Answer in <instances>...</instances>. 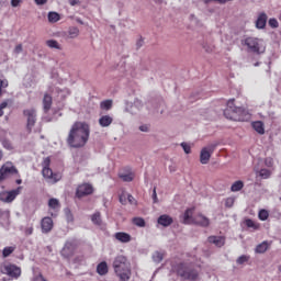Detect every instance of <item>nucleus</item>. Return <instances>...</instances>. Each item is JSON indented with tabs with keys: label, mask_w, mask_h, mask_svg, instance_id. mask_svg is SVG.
I'll return each mask as SVG.
<instances>
[{
	"label": "nucleus",
	"mask_w": 281,
	"mask_h": 281,
	"mask_svg": "<svg viewBox=\"0 0 281 281\" xmlns=\"http://www.w3.org/2000/svg\"><path fill=\"white\" fill-rule=\"evenodd\" d=\"M90 135L91 127L87 122L77 121L71 125L66 142L70 148H85Z\"/></svg>",
	"instance_id": "1"
},
{
	"label": "nucleus",
	"mask_w": 281,
	"mask_h": 281,
	"mask_svg": "<svg viewBox=\"0 0 281 281\" xmlns=\"http://www.w3.org/2000/svg\"><path fill=\"white\" fill-rule=\"evenodd\" d=\"M172 273L182 280L196 281L201 276V267L188 262L173 263L171 266Z\"/></svg>",
	"instance_id": "2"
},
{
	"label": "nucleus",
	"mask_w": 281,
	"mask_h": 281,
	"mask_svg": "<svg viewBox=\"0 0 281 281\" xmlns=\"http://www.w3.org/2000/svg\"><path fill=\"white\" fill-rule=\"evenodd\" d=\"M224 116L234 122H249V120H251L249 111L245 108L236 106L234 104V99L228 100L226 109L224 110Z\"/></svg>",
	"instance_id": "3"
},
{
	"label": "nucleus",
	"mask_w": 281,
	"mask_h": 281,
	"mask_svg": "<svg viewBox=\"0 0 281 281\" xmlns=\"http://www.w3.org/2000/svg\"><path fill=\"white\" fill-rule=\"evenodd\" d=\"M114 271L120 278L121 281H130L131 280V262L123 255L115 257L113 262Z\"/></svg>",
	"instance_id": "4"
},
{
	"label": "nucleus",
	"mask_w": 281,
	"mask_h": 281,
	"mask_svg": "<svg viewBox=\"0 0 281 281\" xmlns=\"http://www.w3.org/2000/svg\"><path fill=\"white\" fill-rule=\"evenodd\" d=\"M241 45L246 47V52H248V54H257V56L265 54L267 50V44H265V40L254 36L245 37L241 41Z\"/></svg>",
	"instance_id": "5"
},
{
	"label": "nucleus",
	"mask_w": 281,
	"mask_h": 281,
	"mask_svg": "<svg viewBox=\"0 0 281 281\" xmlns=\"http://www.w3.org/2000/svg\"><path fill=\"white\" fill-rule=\"evenodd\" d=\"M12 175H15L18 178L15 180L16 186H21L23 183V179H21V173H19V169L12 164V162H5L0 168V183L2 181H5V179H9V177H12Z\"/></svg>",
	"instance_id": "6"
},
{
	"label": "nucleus",
	"mask_w": 281,
	"mask_h": 281,
	"mask_svg": "<svg viewBox=\"0 0 281 281\" xmlns=\"http://www.w3.org/2000/svg\"><path fill=\"white\" fill-rule=\"evenodd\" d=\"M23 116L26 120V131L27 133H32V128L36 126V120L38 117V114L36 113V109L30 108L23 110Z\"/></svg>",
	"instance_id": "7"
},
{
	"label": "nucleus",
	"mask_w": 281,
	"mask_h": 281,
	"mask_svg": "<svg viewBox=\"0 0 281 281\" xmlns=\"http://www.w3.org/2000/svg\"><path fill=\"white\" fill-rule=\"evenodd\" d=\"M1 273L8 276L11 280H19L21 278V267L14 263H8L1 268Z\"/></svg>",
	"instance_id": "8"
},
{
	"label": "nucleus",
	"mask_w": 281,
	"mask_h": 281,
	"mask_svg": "<svg viewBox=\"0 0 281 281\" xmlns=\"http://www.w3.org/2000/svg\"><path fill=\"white\" fill-rule=\"evenodd\" d=\"M21 192H23V187H21V186L13 190L1 191L0 192V201L2 203H12L16 200V196H19V194H21Z\"/></svg>",
	"instance_id": "9"
},
{
	"label": "nucleus",
	"mask_w": 281,
	"mask_h": 281,
	"mask_svg": "<svg viewBox=\"0 0 281 281\" xmlns=\"http://www.w3.org/2000/svg\"><path fill=\"white\" fill-rule=\"evenodd\" d=\"M52 164V160L49 159V157H46L43 162V169H42V175L44 177V179H52L55 183L60 181V177L56 173H54V171L52 170V168H49V165Z\"/></svg>",
	"instance_id": "10"
},
{
	"label": "nucleus",
	"mask_w": 281,
	"mask_h": 281,
	"mask_svg": "<svg viewBox=\"0 0 281 281\" xmlns=\"http://www.w3.org/2000/svg\"><path fill=\"white\" fill-rule=\"evenodd\" d=\"M76 249H78V239H69L65 243L60 254L63 258H72Z\"/></svg>",
	"instance_id": "11"
},
{
	"label": "nucleus",
	"mask_w": 281,
	"mask_h": 281,
	"mask_svg": "<svg viewBox=\"0 0 281 281\" xmlns=\"http://www.w3.org/2000/svg\"><path fill=\"white\" fill-rule=\"evenodd\" d=\"M214 150H216V144H211V145L202 148V150L200 153V162L203 165L210 164V159H211Z\"/></svg>",
	"instance_id": "12"
},
{
	"label": "nucleus",
	"mask_w": 281,
	"mask_h": 281,
	"mask_svg": "<svg viewBox=\"0 0 281 281\" xmlns=\"http://www.w3.org/2000/svg\"><path fill=\"white\" fill-rule=\"evenodd\" d=\"M89 194H93V186L90 183H82L78 186L76 190V196L78 199H82V196H89Z\"/></svg>",
	"instance_id": "13"
},
{
	"label": "nucleus",
	"mask_w": 281,
	"mask_h": 281,
	"mask_svg": "<svg viewBox=\"0 0 281 281\" xmlns=\"http://www.w3.org/2000/svg\"><path fill=\"white\" fill-rule=\"evenodd\" d=\"M119 178L122 179L125 183H131L135 179V172L131 167H125L119 172Z\"/></svg>",
	"instance_id": "14"
},
{
	"label": "nucleus",
	"mask_w": 281,
	"mask_h": 281,
	"mask_svg": "<svg viewBox=\"0 0 281 281\" xmlns=\"http://www.w3.org/2000/svg\"><path fill=\"white\" fill-rule=\"evenodd\" d=\"M42 234H49L54 229V220L46 216L41 221Z\"/></svg>",
	"instance_id": "15"
},
{
	"label": "nucleus",
	"mask_w": 281,
	"mask_h": 281,
	"mask_svg": "<svg viewBox=\"0 0 281 281\" xmlns=\"http://www.w3.org/2000/svg\"><path fill=\"white\" fill-rule=\"evenodd\" d=\"M193 225H199L200 227H210V218L200 213L194 215Z\"/></svg>",
	"instance_id": "16"
},
{
	"label": "nucleus",
	"mask_w": 281,
	"mask_h": 281,
	"mask_svg": "<svg viewBox=\"0 0 281 281\" xmlns=\"http://www.w3.org/2000/svg\"><path fill=\"white\" fill-rule=\"evenodd\" d=\"M194 209H187L182 215V221L184 225H193L194 224Z\"/></svg>",
	"instance_id": "17"
},
{
	"label": "nucleus",
	"mask_w": 281,
	"mask_h": 281,
	"mask_svg": "<svg viewBox=\"0 0 281 281\" xmlns=\"http://www.w3.org/2000/svg\"><path fill=\"white\" fill-rule=\"evenodd\" d=\"M157 223L162 227H170V225L175 223V220H172L170 215L164 214L158 217Z\"/></svg>",
	"instance_id": "18"
},
{
	"label": "nucleus",
	"mask_w": 281,
	"mask_h": 281,
	"mask_svg": "<svg viewBox=\"0 0 281 281\" xmlns=\"http://www.w3.org/2000/svg\"><path fill=\"white\" fill-rule=\"evenodd\" d=\"M207 241L211 245H215V247H224L225 246V236H210Z\"/></svg>",
	"instance_id": "19"
},
{
	"label": "nucleus",
	"mask_w": 281,
	"mask_h": 281,
	"mask_svg": "<svg viewBox=\"0 0 281 281\" xmlns=\"http://www.w3.org/2000/svg\"><path fill=\"white\" fill-rule=\"evenodd\" d=\"M267 13L261 12L259 13L257 20H256V27L257 30H265L267 27Z\"/></svg>",
	"instance_id": "20"
},
{
	"label": "nucleus",
	"mask_w": 281,
	"mask_h": 281,
	"mask_svg": "<svg viewBox=\"0 0 281 281\" xmlns=\"http://www.w3.org/2000/svg\"><path fill=\"white\" fill-rule=\"evenodd\" d=\"M111 124H113V116H111V115H102L99 119V125L102 128H106V127L111 126Z\"/></svg>",
	"instance_id": "21"
},
{
	"label": "nucleus",
	"mask_w": 281,
	"mask_h": 281,
	"mask_svg": "<svg viewBox=\"0 0 281 281\" xmlns=\"http://www.w3.org/2000/svg\"><path fill=\"white\" fill-rule=\"evenodd\" d=\"M114 238L119 240V243H131L132 237L128 233L119 232L114 234Z\"/></svg>",
	"instance_id": "22"
},
{
	"label": "nucleus",
	"mask_w": 281,
	"mask_h": 281,
	"mask_svg": "<svg viewBox=\"0 0 281 281\" xmlns=\"http://www.w3.org/2000/svg\"><path fill=\"white\" fill-rule=\"evenodd\" d=\"M251 126L259 135H265V123L262 121H255Z\"/></svg>",
	"instance_id": "23"
},
{
	"label": "nucleus",
	"mask_w": 281,
	"mask_h": 281,
	"mask_svg": "<svg viewBox=\"0 0 281 281\" xmlns=\"http://www.w3.org/2000/svg\"><path fill=\"white\" fill-rule=\"evenodd\" d=\"M97 273L99 276H106V273H109V265H106V261H102L97 266Z\"/></svg>",
	"instance_id": "24"
},
{
	"label": "nucleus",
	"mask_w": 281,
	"mask_h": 281,
	"mask_svg": "<svg viewBox=\"0 0 281 281\" xmlns=\"http://www.w3.org/2000/svg\"><path fill=\"white\" fill-rule=\"evenodd\" d=\"M0 221H2L4 225H10V210H0Z\"/></svg>",
	"instance_id": "25"
},
{
	"label": "nucleus",
	"mask_w": 281,
	"mask_h": 281,
	"mask_svg": "<svg viewBox=\"0 0 281 281\" xmlns=\"http://www.w3.org/2000/svg\"><path fill=\"white\" fill-rule=\"evenodd\" d=\"M269 249V241L265 240L255 248L256 254H265Z\"/></svg>",
	"instance_id": "26"
},
{
	"label": "nucleus",
	"mask_w": 281,
	"mask_h": 281,
	"mask_svg": "<svg viewBox=\"0 0 281 281\" xmlns=\"http://www.w3.org/2000/svg\"><path fill=\"white\" fill-rule=\"evenodd\" d=\"M52 95L49 94H45L44 99H43V106H44V111L45 113H47L49 111V109H52Z\"/></svg>",
	"instance_id": "27"
},
{
	"label": "nucleus",
	"mask_w": 281,
	"mask_h": 281,
	"mask_svg": "<svg viewBox=\"0 0 281 281\" xmlns=\"http://www.w3.org/2000/svg\"><path fill=\"white\" fill-rule=\"evenodd\" d=\"M245 188V183L241 180L235 181L231 187V192H240Z\"/></svg>",
	"instance_id": "28"
},
{
	"label": "nucleus",
	"mask_w": 281,
	"mask_h": 281,
	"mask_svg": "<svg viewBox=\"0 0 281 281\" xmlns=\"http://www.w3.org/2000/svg\"><path fill=\"white\" fill-rule=\"evenodd\" d=\"M60 21V14L58 12L50 11L48 12V22L58 23Z\"/></svg>",
	"instance_id": "29"
},
{
	"label": "nucleus",
	"mask_w": 281,
	"mask_h": 281,
	"mask_svg": "<svg viewBox=\"0 0 281 281\" xmlns=\"http://www.w3.org/2000/svg\"><path fill=\"white\" fill-rule=\"evenodd\" d=\"M91 222L93 223V225H102V215L100 214V212H95L91 215Z\"/></svg>",
	"instance_id": "30"
},
{
	"label": "nucleus",
	"mask_w": 281,
	"mask_h": 281,
	"mask_svg": "<svg viewBox=\"0 0 281 281\" xmlns=\"http://www.w3.org/2000/svg\"><path fill=\"white\" fill-rule=\"evenodd\" d=\"M80 35V30L76 26H71L68 29V36L69 38H78Z\"/></svg>",
	"instance_id": "31"
},
{
	"label": "nucleus",
	"mask_w": 281,
	"mask_h": 281,
	"mask_svg": "<svg viewBox=\"0 0 281 281\" xmlns=\"http://www.w3.org/2000/svg\"><path fill=\"white\" fill-rule=\"evenodd\" d=\"M132 223L133 225H136V227H146V221L144 217H134Z\"/></svg>",
	"instance_id": "32"
},
{
	"label": "nucleus",
	"mask_w": 281,
	"mask_h": 281,
	"mask_svg": "<svg viewBox=\"0 0 281 281\" xmlns=\"http://www.w3.org/2000/svg\"><path fill=\"white\" fill-rule=\"evenodd\" d=\"M14 249H16L14 246L4 247L2 250V258H8L11 254H14Z\"/></svg>",
	"instance_id": "33"
},
{
	"label": "nucleus",
	"mask_w": 281,
	"mask_h": 281,
	"mask_svg": "<svg viewBox=\"0 0 281 281\" xmlns=\"http://www.w3.org/2000/svg\"><path fill=\"white\" fill-rule=\"evenodd\" d=\"M100 106L103 111H111V108L113 106V101L105 100L100 103Z\"/></svg>",
	"instance_id": "34"
},
{
	"label": "nucleus",
	"mask_w": 281,
	"mask_h": 281,
	"mask_svg": "<svg viewBox=\"0 0 281 281\" xmlns=\"http://www.w3.org/2000/svg\"><path fill=\"white\" fill-rule=\"evenodd\" d=\"M48 207H50L52 210H58V207H60V202H58V199L52 198L48 201Z\"/></svg>",
	"instance_id": "35"
},
{
	"label": "nucleus",
	"mask_w": 281,
	"mask_h": 281,
	"mask_svg": "<svg viewBox=\"0 0 281 281\" xmlns=\"http://www.w3.org/2000/svg\"><path fill=\"white\" fill-rule=\"evenodd\" d=\"M47 47H50V49H60V45L56 40H48L46 41Z\"/></svg>",
	"instance_id": "36"
},
{
	"label": "nucleus",
	"mask_w": 281,
	"mask_h": 281,
	"mask_svg": "<svg viewBox=\"0 0 281 281\" xmlns=\"http://www.w3.org/2000/svg\"><path fill=\"white\" fill-rule=\"evenodd\" d=\"M245 225H246V227H249L251 229H258V227H260V225L256 224V222H254V220H251V218H247L245 221Z\"/></svg>",
	"instance_id": "37"
},
{
	"label": "nucleus",
	"mask_w": 281,
	"mask_h": 281,
	"mask_svg": "<svg viewBox=\"0 0 281 281\" xmlns=\"http://www.w3.org/2000/svg\"><path fill=\"white\" fill-rule=\"evenodd\" d=\"M258 218L259 221H267V218H269V211L265 209L260 210L258 213Z\"/></svg>",
	"instance_id": "38"
},
{
	"label": "nucleus",
	"mask_w": 281,
	"mask_h": 281,
	"mask_svg": "<svg viewBox=\"0 0 281 281\" xmlns=\"http://www.w3.org/2000/svg\"><path fill=\"white\" fill-rule=\"evenodd\" d=\"M153 260L154 262H156L157 265H159V262H161V260H164V255L162 252L156 251L153 255Z\"/></svg>",
	"instance_id": "39"
},
{
	"label": "nucleus",
	"mask_w": 281,
	"mask_h": 281,
	"mask_svg": "<svg viewBox=\"0 0 281 281\" xmlns=\"http://www.w3.org/2000/svg\"><path fill=\"white\" fill-rule=\"evenodd\" d=\"M259 176L261 177V179H269V177H271V170H269V169H261L259 171Z\"/></svg>",
	"instance_id": "40"
},
{
	"label": "nucleus",
	"mask_w": 281,
	"mask_h": 281,
	"mask_svg": "<svg viewBox=\"0 0 281 281\" xmlns=\"http://www.w3.org/2000/svg\"><path fill=\"white\" fill-rule=\"evenodd\" d=\"M236 262L237 265H245V262H249V256L241 255L240 257L237 258Z\"/></svg>",
	"instance_id": "41"
},
{
	"label": "nucleus",
	"mask_w": 281,
	"mask_h": 281,
	"mask_svg": "<svg viewBox=\"0 0 281 281\" xmlns=\"http://www.w3.org/2000/svg\"><path fill=\"white\" fill-rule=\"evenodd\" d=\"M268 24L273 29L276 30L277 27H280V23H278V20L276 18H271L269 21H268Z\"/></svg>",
	"instance_id": "42"
},
{
	"label": "nucleus",
	"mask_w": 281,
	"mask_h": 281,
	"mask_svg": "<svg viewBox=\"0 0 281 281\" xmlns=\"http://www.w3.org/2000/svg\"><path fill=\"white\" fill-rule=\"evenodd\" d=\"M180 146L183 148L186 155H190L192 153V147L188 143H181Z\"/></svg>",
	"instance_id": "43"
},
{
	"label": "nucleus",
	"mask_w": 281,
	"mask_h": 281,
	"mask_svg": "<svg viewBox=\"0 0 281 281\" xmlns=\"http://www.w3.org/2000/svg\"><path fill=\"white\" fill-rule=\"evenodd\" d=\"M65 214H66V221L68 223H74V214H71V211L69 209L65 210Z\"/></svg>",
	"instance_id": "44"
},
{
	"label": "nucleus",
	"mask_w": 281,
	"mask_h": 281,
	"mask_svg": "<svg viewBox=\"0 0 281 281\" xmlns=\"http://www.w3.org/2000/svg\"><path fill=\"white\" fill-rule=\"evenodd\" d=\"M119 201L122 205H126L127 201H128V194L122 193L119 196Z\"/></svg>",
	"instance_id": "45"
},
{
	"label": "nucleus",
	"mask_w": 281,
	"mask_h": 281,
	"mask_svg": "<svg viewBox=\"0 0 281 281\" xmlns=\"http://www.w3.org/2000/svg\"><path fill=\"white\" fill-rule=\"evenodd\" d=\"M2 146L7 150H12V143L10 140H8V139H2Z\"/></svg>",
	"instance_id": "46"
},
{
	"label": "nucleus",
	"mask_w": 281,
	"mask_h": 281,
	"mask_svg": "<svg viewBox=\"0 0 281 281\" xmlns=\"http://www.w3.org/2000/svg\"><path fill=\"white\" fill-rule=\"evenodd\" d=\"M265 166H267V168H273V158L271 157L266 158Z\"/></svg>",
	"instance_id": "47"
},
{
	"label": "nucleus",
	"mask_w": 281,
	"mask_h": 281,
	"mask_svg": "<svg viewBox=\"0 0 281 281\" xmlns=\"http://www.w3.org/2000/svg\"><path fill=\"white\" fill-rule=\"evenodd\" d=\"M3 109H8V101L0 103V117H3Z\"/></svg>",
	"instance_id": "48"
},
{
	"label": "nucleus",
	"mask_w": 281,
	"mask_h": 281,
	"mask_svg": "<svg viewBox=\"0 0 281 281\" xmlns=\"http://www.w3.org/2000/svg\"><path fill=\"white\" fill-rule=\"evenodd\" d=\"M127 201L130 205H137V200L131 194H127Z\"/></svg>",
	"instance_id": "49"
},
{
	"label": "nucleus",
	"mask_w": 281,
	"mask_h": 281,
	"mask_svg": "<svg viewBox=\"0 0 281 281\" xmlns=\"http://www.w3.org/2000/svg\"><path fill=\"white\" fill-rule=\"evenodd\" d=\"M234 198H227L225 201V206L226 207H234Z\"/></svg>",
	"instance_id": "50"
},
{
	"label": "nucleus",
	"mask_w": 281,
	"mask_h": 281,
	"mask_svg": "<svg viewBox=\"0 0 281 281\" xmlns=\"http://www.w3.org/2000/svg\"><path fill=\"white\" fill-rule=\"evenodd\" d=\"M151 198L154 203H159V199H157V187H154Z\"/></svg>",
	"instance_id": "51"
},
{
	"label": "nucleus",
	"mask_w": 281,
	"mask_h": 281,
	"mask_svg": "<svg viewBox=\"0 0 281 281\" xmlns=\"http://www.w3.org/2000/svg\"><path fill=\"white\" fill-rule=\"evenodd\" d=\"M21 52H23V45L18 44L14 48V54H21Z\"/></svg>",
	"instance_id": "52"
},
{
	"label": "nucleus",
	"mask_w": 281,
	"mask_h": 281,
	"mask_svg": "<svg viewBox=\"0 0 281 281\" xmlns=\"http://www.w3.org/2000/svg\"><path fill=\"white\" fill-rule=\"evenodd\" d=\"M139 131H142V133H148V125H140Z\"/></svg>",
	"instance_id": "53"
},
{
	"label": "nucleus",
	"mask_w": 281,
	"mask_h": 281,
	"mask_svg": "<svg viewBox=\"0 0 281 281\" xmlns=\"http://www.w3.org/2000/svg\"><path fill=\"white\" fill-rule=\"evenodd\" d=\"M12 8H19L21 5V1H11Z\"/></svg>",
	"instance_id": "54"
},
{
	"label": "nucleus",
	"mask_w": 281,
	"mask_h": 281,
	"mask_svg": "<svg viewBox=\"0 0 281 281\" xmlns=\"http://www.w3.org/2000/svg\"><path fill=\"white\" fill-rule=\"evenodd\" d=\"M144 45V40H138L136 43L137 49H139V47H142Z\"/></svg>",
	"instance_id": "55"
},
{
	"label": "nucleus",
	"mask_w": 281,
	"mask_h": 281,
	"mask_svg": "<svg viewBox=\"0 0 281 281\" xmlns=\"http://www.w3.org/2000/svg\"><path fill=\"white\" fill-rule=\"evenodd\" d=\"M34 233V228L33 227H29L26 228V234H29V236H31V234Z\"/></svg>",
	"instance_id": "56"
},
{
	"label": "nucleus",
	"mask_w": 281,
	"mask_h": 281,
	"mask_svg": "<svg viewBox=\"0 0 281 281\" xmlns=\"http://www.w3.org/2000/svg\"><path fill=\"white\" fill-rule=\"evenodd\" d=\"M56 93L60 95V93H65V90H61L60 88H55Z\"/></svg>",
	"instance_id": "57"
},
{
	"label": "nucleus",
	"mask_w": 281,
	"mask_h": 281,
	"mask_svg": "<svg viewBox=\"0 0 281 281\" xmlns=\"http://www.w3.org/2000/svg\"><path fill=\"white\" fill-rule=\"evenodd\" d=\"M0 82L2 83L1 89H2V87L3 88L8 87V81L0 80Z\"/></svg>",
	"instance_id": "58"
},
{
	"label": "nucleus",
	"mask_w": 281,
	"mask_h": 281,
	"mask_svg": "<svg viewBox=\"0 0 281 281\" xmlns=\"http://www.w3.org/2000/svg\"><path fill=\"white\" fill-rule=\"evenodd\" d=\"M45 3H46L45 1H36L37 5H45Z\"/></svg>",
	"instance_id": "59"
},
{
	"label": "nucleus",
	"mask_w": 281,
	"mask_h": 281,
	"mask_svg": "<svg viewBox=\"0 0 281 281\" xmlns=\"http://www.w3.org/2000/svg\"><path fill=\"white\" fill-rule=\"evenodd\" d=\"M70 5H78V1H70Z\"/></svg>",
	"instance_id": "60"
},
{
	"label": "nucleus",
	"mask_w": 281,
	"mask_h": 281,
	"mask_svg": "<svg viewBox=\"0 0 281 281\" xmlns=\"http://www.w3.org/2000/svg\"><path fill=\"white\" fill-rule=\"evenodd\" d=\"M3 159V151L0 149V160Z\"/></svg>",
	"instance_id": "61"
},
{
	"label": "nucleus",
	"mask_w": 281,
	"mask_h": 281,
	"mask_svg": "<svg viewBox=\"0 0 281 281\" xmlns=\"http://www.w3.org/2000/svg\"><path fill=\"white\" fill-rule=\"evenodd\" d=\"M2 82H0V95H1V93H2V90H1V87H2Z\"/></svg>",
	"instance_id": "62"
},
{
	"label": "nucleus",
	"mask_w": 281,
	"mask_h": 281,
	"mask_svg": "<svg viewBox=\"0 0 281 281\" xmlns=\"http://www.w3.org/2000/svg\"><path fill=\"white\" fill-rule=\"evenodd\" d=\"M135 104H139V100H136V101H135Z\"/></svg>",
	"instance_id": "63"
},
{
	"label": "nucleus",
	"mask_w": 281,
	"mask_h": 281,
	"mask_svg": "<svg viewBox=\"0 0 281 281\" xmlns=\"http://www.w3.org/2000/svg\"><path fill=\"white\" fill-rule=\"evenodd\" d=\"M67 91V93H69V90L65 89L64 92Z\"/></svg>",
	"instance_id": "64"
}]
</instances>
